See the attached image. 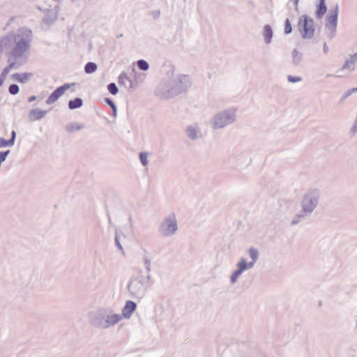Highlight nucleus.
I'll return each instance as SVG.
<instances>
[{"label":"nucleus","mask_w":357,"mask_h":357,"mask_svg":"<svg viewBox=\"0 0 357 357\" xmlns=\"http://www.w3.org/2000/svg\"><path fill=\"white\" fill-rule=\"evenodd\" d=\"M298 29L304 38H311L314 33V22L312 19H307V17L303 16L301 17Z\"/></svg>","instance_id":"nucleus-1"},{"label":"nucleus","mask_w":357,"mask_h":357,"mask_svg":"<svg viewBox=\"0 0 357 357\" xmlns=\"http://www.w3.org/2000/svg\"><path fill=\"white\" fill-rule=\"evenodd\" d=\"M69 84H65L57 88L52 94L48 97L46 100L47 104L50 105L56 102L63 93L64 92L69 89Z\"/></svg>","instance_id":"nucleus-2"},{"label":"nucleus","mask_w":357,"mask_h":357,"mask_svg":"<svg viewBox=\"0 0 357 357\" xmlns=\"http://www.w3.org/2000/svg\"><path fill=\"white\" fill-rule=\"evenodd\" d=\"M27 42L22 39L17 41L15 47L11 52V54L14 56H20L27 48Z\"/></svg>","instance_id":"nucleus-3"},{"label":"nucleus","mask_w":357,"mask_h":357,"mask_svg":"<svg viewBox=\"0 0 357 357\" xmlns=\"http://www.w3.org/2000/svg\"><path fill=\"white\" fill-rule=\"evenodd\" d=\"M327 10V7L326 4L325 0H318V2L316 5V12L315 15L317 18H322L325 15Z\"/></svg>","instance_id":"nucleus-4"},{"label":"nucleus","mask_w":357,"mask_h":357,"mask_svg":"<svg viewBox=\"0 0 357 357\" xmlns=\"http://www.w3.org/2000/svg\"><path fill=\"white\" fill-rule=\"evenodd\" d=\"M229 122H231L229 116L227 114H223L215 118L214 124L215 128H222Z\"/></svg>","instance_id":"nucleus-5"},{"label":"nucleus","mask_w":357,"mask_h":357,"mask_svg":"<svg viewBox=\"0 0 357 357\" xmlns=\"http://www.w3.org/2000/svg\"><path fill=\"white\" fill-rule=\"evenodd\" d=\"M135 308L136 304L134 302L131 301H127L123 310V315L126 318H129L134 312V310H135Z\"/></svg>","instance_id":"nucleus-6"},{"label":"nucleus","mask_w":357,"mask_h":357,"mask_svg":"<svg viewBox=\"0 0 357 357\" xmlns=\"http://www.w3.org/2000/svg\"><path fill=\"white\" fill-rule=\"evenodd\" d=\"M12 78L20 83H25L26 82L30 77H31V73H15L12 75Z\"/></svg>","instance_id":"nucleus-7"},{"label":"nucleus","mask_w":357,"mask_h":357,"mask_svg":"<svg viewBox=\"0 0 357 357\" xmlns=\"http://www.w3.org/2000/svg\"><path fill=\"white\" fill-rule=\"evenodd\" d=\"M45 111L40 110L38 109H34L29 112V116L31 121H36L43 118L45 115Z\"/></svg>","instance_id":"nucleus-8"},{"label":"nucleus","mask_w":357,"mask_h":357,"mask_svg":"<svg viewBox=\"0 0 357 357\" xmlns=\"http://www.w3.org/2000/svg\"><path fill=\"white\" fill-rule=\"evenodd\" d=\"M176 222L174 220H169L166 228L164 229L165 235L173 234L176 230Z\"/></svg>","instance_id":"nucleus-9"},{"label":"nucleus","mask_w":357,"mask_h":357,"mask_svg":"<svg viewBox=\"0 0 357 357\" xmlns=\"http://www.w3.org/2000/svg\"><path fill=\"white\" fill-rule=\"evenodd\" d=\"M337 7L335 8L334 13L328 17L327 22L331 26L335 27L336 24H337Z\"/></svg>","instance_id":"nucleus-10"},{"label":"nucleus","mask_w":357,"mask_h":357,"mask_svg":"<svg viewBox=\"0 0 357 357\" xmlns=\"http://www.w3.org/2000/svg\"><path fill=\"white\" fill-rule=\"evenodd\" d=\"M272 29L269 25H266L264 28V36L266 43H270L272 38Z\"/></svg>","instance_id":"nucleus-11"},{"label":"nucleus","mask_w":357,"mask_h":357,"mask_svg":"<svg viewBox=\"0 0 357 357\" xmlns=\"http://www.w3.org/2000/svg\"><path fill=\"white\" fill-rule=\"evenodd\" d=\"M82 105V100L79 98H76L73 100H70L68 102V107L70 109H77L80 107Z\"/></svg>","instance_id":"nucleus-12"},{"label":"nucleus","mask_w":357,"mask_h":357,"mask_svg":"<svg viewBox=\"0 0 357 357\" xmlns=\"http://www.w3.org/2000/svg\"><path fill=\"white\" fill-rule=\"evenodd\" d=\"M97 69V66L96 63L93 62H89L86 64L84 67V70L86 73H92L95 72Z\"/></svg>","instance_id":"nucleus-13"},{"label":"nucleus","mask_w":357,"mask_h":357,"mask_svg":"<svg viewBox=\"0 0 357 357\" xmlns=\"http://www.w3.org/2000/svg\"><path fill=\"white\" fill-rule=\"evenodd\" d=\"M15 137V132L13 131L12 139L10 141H6L3 139H0V147L13 145L14 143Z\"/></svg>","instance_id":"nucleus-14"},{"label":"nucleus","mask_w":357,"mask_h":357,"mask_svg":"<svg viewBox=\"0 0 357 357\" xmlns=\"http://www.w3.org/2000/svg\"><path fill=\"white\" fill-rule=\"evenodd\" d=\"M238 271H240L241 273L244 270L247 269L248 268L250 267V265L248 266L246 261L245 259H242L238 264Z\"/></svg>","instance_id":"nucleus-15"},{"label":"nucleus","mask_w":357,"mask_h":357,"mask_svg":"<svg viewBox=\"0 0 357 357\" xmlns=\"http://www.w3.org/2000/svg\"><path fill=\"white\" fill-rule=\"evenodd\" d=\"M81 128L82 126L77 123H72L67 126V130L68 132H73L79 130Z\"/></svg>","instance_id":"nucleus-16"},{"label":"nucleus","mask_w":357,"mask_h":357,"mask_svg":"<svg viewBox=\"0 0 357 357\" xmlns=\"http://www.w3.org/2000/svg\"><path fill=\"white\" fill-rule=\"evenodd\" d=\"M137 66L139 68H140L142 70H146L149 68V64L148 63L144 60H139L137 61Z\"/></svg>","instance_id":"nucleus-17"},{"label":"nucleus","mask_w":357,"mask_h":357,"mask_svg":"<svg viewBox=\"0 0 357 357\" xmlns=\"http://www.w3.org/2000/svg\"><path fill=\"white\" fill-rule=\"evenodd\" d=\"M250 255L251 258L253 259V262L250 264V266H252V264H254V262L256 261V259L258 257V252L257 250H255L254 248H251L250 250Z\"/></svg>","instance_id":"nucleus-18"},{"label":"nucleus","mask_w":357,"mask_h":357,"mask_svg":"<svg viewBox=\"0 0 357 357\" xmlns=\"http://www.w3.org/2000/svg\"><path fill=\"white\" fill-rule=\"evenodd\" d=\"M107 89L112 95H116L118 93V88L114 83L109 84Z\"/></svg>","instance_id":"nucleus-19"},{"label":"nucleus","mask_w":357,"mask_h":357,"mask_svg":"<svg viewBox=\"0 0 357 357\" xmlns=\"http://www.w3.org/2000/svg\"><path fill=\"white\" fill-rule=\"evenodd\" d=\"M8 90L10 94L16 95L19 92V86L17 84H11Z\"/></svg>","instance_id":"nucleus-20"},{"label":"nucleus","mask_w":357,"mask_h":357,"mask_svg":"<svg viewBox=\"0 0 357 357\" xmlns=\"http://www.w3.org/2000/svg\"><path fill=\"white\" fill-rule=\"evenodd\" d=\"M291 30H292V29H291V25L290 21L288 19H287L285 21L284 29V33H289L291 32Z\"/></svg>","instance_id":"nucleus-21"},{"label":"nucleus","mask_w":357,"mask_h":357,"mask_svg":"<svg viewBox=\"0 0 357 357\" xmlns=\"http://www.w3.org/2000/svg\"><path fill=\"white\" fill-rule=\"evenodd\" d=\"M139 158H140L141 162L143 164V165H144V166L146 165L147 162H148L147 155L146 153H141Z\"/></svg>","instance_id":"nucleus-22"},{"label":"nucleus","mask_w":357,"mask_h":357,"mask_svg":"<svg viewBox=\"0 0 357 357\" xmlns=\"http://www.w3.org/2000/svg\"><path fill=\"white\" fill-rule=\"evenodd\" d=\"M301 77H294V76H291V75H289L288 76V80L289 82H300L301 81Z\"/></svg>","instance_id":"nucleus-23"},{"label":"nucleus","mask_w":357,"mask_h":357,"mask_svg":"<svg viewBox=\"0 0 357 357\" xmlns=\"http://www.w3.org/2000/svg\"><path fill=\"white\" fill-rule=\"evenodd\" d=\"M9 71H10V70H9V67H6V68H5L3 70V71H2V73H1V76H0V77H2V79H6V77H7L8 74L9 73Z\"/></svg>","instance_id":"nucleus-24"},{"label":"nucleus","mask_w":357,"mask_h":357,"mask_svg":"<svg viewBox=\"0 0 357 357\" xmlns=\"http://www.w3.org/2000/svg\"><path fill=\"white\" fill-rule=\"evenodd\" d=\"M351 60H352L351 61H347L345 62V63L344 65V68L349 67L350 62L354 63L357 60V56L356 55L352 56H351Z\"/></svg>","instance_id":"nucleus-25"},{"label":"nucleus","mask_w":357,"mask_h":357,"mask_svg":"<svg viewBox=\"0 0 357 357\" xmlns=\"http://www.w3.org/2000/svg\"><path fill=\"white\" fill-rule=\"evenodd\" d=\"M8 40L7 38H5V39H3L1 42H0V54L2 52V49L4 46H6L8 43Z\"/></svg>","instance_id":"nucleus-26"},{"label":"nucleus","mask_w":357,"mask_h":357,"mask_svg":"<svg viewBox=\"0 0 357 357\" xmlns=\"http://www.w3.org/2000/svg\"><path fill=\"white\" fill-rule=\"evenodd\" d=\"M9 151L5 152H0V164L5 160Z\"/></svg>","instance_id":"nucleus-27"},{"label":"nucleus","mask_w":357,"mask_h":357,"mask_svg":"<svg viewBox=\"0 0 357 357\" xmlns=\"http://www.w3.org/2000/svg\"><path fill=\"white\" fill-rule=\"evenodd\" d=\"M241 275L240 271H235L231 278V282H235L238 277Z\"/></svg>","instance_id":"nucleus-28"},{"label":"nucleus","mask_w":357,"mask_h":357,"mask_svg":"<svg viewBox=\"0 0 357 357\" xmlns=\"http://www.w3.org/2000/svg\"><path fill=\"white\" fill-rule=\"evenodd\" d=\"M107 102L112 107L114 112H116V108L114 102L109 99H107Z\"/></svg>","instance_id":"nucleus-29"},{"label":"nucleus","mask_w":357,"mask_h":357,"mask_svg":"<svg viewBox=\"0 0 357 357\" xmlns=\"http://www.w3.org/2000/svg\"><path fill=\"white\" fill-rule=\"evenodd\" d=\"M355 91H357V87L356 88H353V89H350V90H349L347 91V96H349V95L351 94L352 93H354Z\"/></svg>","instance_id":"nucleus-30"},{"label":"nucleus","mask_w":357,"mask_h":357,"mask_svg":"<svg viewBox=\"0 0 357 357\" xmlns=\"http://www.w3.org/2000/svg\"><path fill=\"white\" fill-rule=\"evenodd\" d=\"M5 79H2V77H0V86H1L4 82Z\"/></svg>","instance_id":"nucleus-31"},{"label":"nucleus","mask_w":357,"mask_h":357,"mask_svg":"<svg viewBox=\"0 0 357 357\" xmlns=\"http://www.w3.org/2000/svg\"><path fill=\"white\" fill-rule=\"evenodd\" d=\"M193 132H194V130H192V132H190L189 133V135H190L192 138L194 137V136H195V133H193Z\"/></svg>","instance_id":"nucleus-32"},{"label":"nucleus","mask_w":357,"mask_h":357,"mask_svg":"<svg viewBox=\"0 0 357 357\" xmlns=\"http://www.w3.org/2000/svg\"><path fill=\"white\" fill-rule=\"evenodd\" d=\"M34 100H35V96H32V97L30 98L29 102H31V101H33Z\"/></svg>","instance_id":"nucleus-33"},{"label":"nucleus","mask_w":357,"mask_h":357,"mask_svg":"<svg viewBox=\"0 0 357 357\" xmlns=\"http://www.w3.org/2000/svg\"><path fill=\"white\" fill-rule=\"evenodd\" d=\"M13 66H14V64H10V65H9V66H8V67H9V70H10L11 68H13Z\"/></svg>","instance_id":"nucleus-34"},{"label":"nucleus","mask_w":357,"mask_h":357,"mask_svg":"<svg viewBox=\"0 0 357 357\" xmlns=\"http://www.w3.org/2000/svg\"><path fill=\"white\" fill-rule=\"evenodd\" d=\"M114 318H115L114 322H117L118 321V319L116 318V317H114Z\"/></svg>","instance_id":"nucleus-35"},{"label":"nucleus","mask_w":357,"mask_h":357,"mask_svg":"<svg viewBox=\"0 0 357 357\" xmlns=\"http://www.w3.org/2000/svg\"><path fill=\"white\" fill-rule=\"evenodd\" d=\"M296 1H297L298 0H296Z\"/></svg>","instance_id":"nucleus-36"}]
</instances>
